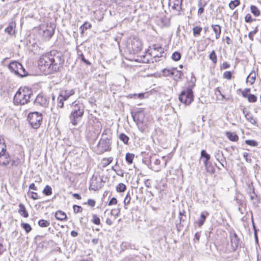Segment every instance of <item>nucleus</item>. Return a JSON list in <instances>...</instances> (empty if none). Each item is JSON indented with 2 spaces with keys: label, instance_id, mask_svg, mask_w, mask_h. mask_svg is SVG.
<instances>
[{
  "label": "nucleus",
  "instance_id": "obj_58",
  "mask_svg": "<svg viewBox=\"0 0 261 261\" xmlns=\"http://www.w3.org/2000/svg\"><path fill=\"white\" fill-rule=\"evenodd\" d=\"M81 56V60L87 65H91V63L88 61L87 60V59H85L84 56L83 55V54H81L80 55Z\"/></svg>",
  "mask_w": 261,
  "mask_h": 261
},
{
  "label": "nucleus",
  "instance_id": "obj_15",
  "mask_svg": "<svg viewBox=\"0 0 261 261\" xmlns=\"http://www.w3.org/2000/svg\"><path fill=\"white\" fill-rule=\"evenodd\" d=\"M132 116L133 120L136 123H142L144 119V114L142 111H138L136 112H132Z\"/></svg>",
  "mask_w": 261,
  "mask_h": 261
},
{
  "label": "nucleus",
  "instance_id": "obj_38",
  "mask_svg": "<svg viewBox=\"0 0 261 261\" xmlns=\"http://www.w3.org/2000/svg\"><path fill=\"white\" fill-rule=\"evenodd\" d=\"M173 68H165L163 70V74L164 76H172Z\"/></svg>",
  "mask_w": 261,
  "mask_h": 261
},
{
  "label": "nucleus",
  "instance_id": "obj_7",
  "mask_svg": "<svg viewBox=\"0 0 261 261\" xmlns=\"http://www.w3.org/2000/svg\"><path fill=\"white\" fill-rule=\"evenodd\" d=\"M28 119L32 127L34 128H37L42 122V114L37 112H32L29 114Z\"/></svg>",
  "mask_w": 261,
  "mask_h": 261
},
{
  "label": "nucleus",
  "instance_id": "obj_32",
  "mask_svg": "<svg viewBox=\"0 0 261 261\" xmlns=\"http://www.w3.org/2000/svg\"><path fill=\"white\" fill-rule=\"evenodd\" d=\"M43 193L46 196L50 195L52 194V189L51 187L46 185L43 190Z\"/></svg>",
  "mask_w": 261,
  "mask_h": 261
},
{
  "label": "nucleus",
  "instance_id": "obj_39",
  "mask_svg": "<svg viewBox=\"0 0 261 261\" xmlns=\"http://www.w3.org/2000/svg\"><path fill=\"white\" fill-rule=\"evenodd\" d=\"M113 158L112 157H110L108 158H104L103 159V167H106L109 164H110L113 161Z\"/></svg>",
  "mask_w": 261,
  "mask_h": 261
},
{
  "label": "nucleus",
  "instance_id": "obj_8",
  "mask_svg": "<svg viewBox=\"0 0 261 261\" xmlns=\"http://www.w3.org/2000/svg\"><path fill=\"white\" fill-rule=\"evenodd\" d=\"M149 48V54L153 57V59L154 61L156 62L159 61L158 59L163 57V54H164V48L161 45L154 44L150 46Z\"/></svg>",
  "mask_w": 261,
  "mask_h": 261
},
{
  "label": "nucleus",
  "instance_id": "obj_34",
  "mask_svg": "<svg viewBox=\"0 0 261 261\" xmlns=\"http://www.w3.org/2000/svg\"><path fill=\"white\" fill-rule=\"evenodd\" d=\"M240 4L239 0L232 1L229 4V8L231 10H233Z\"/></svg>",
  "mask_w": 261,
  "mask_h": 261
},
{
  "label": "nucleus",
  "instance_id": "obj_53",
  "mask_svg": "<svg viewBox=\"0 0 261 261\" xmlns=\"http://www.w3.org/2000/svg\"><path fill=\"white\" fill-rule=\"evenodd\" d=\"M255 19H253L251 17V16L250 14H247L245 17V21L246 22H251L252 21L255 20Z\"/></svg>",
  "mask_w": 261,
  "mask_h": 261
},
{
  "label": "nucleus",
  "instance_id": "obj_64",
  "mask_svg": "<svg viewBox=\"0 0 261 261\" xmlns=\"http://www.w3.org/2000/svg\"><path fill=\"white\" fill-rule=\"evenodd\" d=\"M255 34L253 31L250 32L248 34V37L251 40H253V36Z\"/></svg>",
  "mask_w": 261,
  "mask_h": 261
},
{
  "label": "nucleus",
  "instance_id": "obj_23",
  "mask_svg": "<svg viewBox=\"0 0 261 261\" xmlns=\"http://www.w3.org/2000/svg\"><path fill=\"white\" fill-rule=\"evenodd\" d=\"M182 74V73L181 71L178 70L176 68H173L172 76L173 77L174 80L177 81L178 80L180 79Z\"/></svg>",
  "mask_w": 261,
  "mask_h": 261
},
{
  "label": "nucleus",
  "instance_id": "obj_45",
  "mask_svg": "<svg viewBox=\"0 0 261 261\" xmlns=\"http://www.w3.org/2000/svg\"><path fill=\"white\" fill-rule=\"evenodd\" d=\"M245 143L251 146H256L258 145V143L256 141L252 140H246L245 141Z\"/></svg>",
  "mask_w": 261,
  "mask_h": 261
},
{
  "label": "nucleus",
  "instance_id": "obj_1",
  "mask_svg": "<svg viewBox=\"0 0 261 261\" xmlns=\"http://www.w3.org/2000/svg\"><path fill=\"white\" fill-rule=\"evenodd\" d=\"M63 62L64 60L59 55L51 51L41 56L38 63L41 70L45 74H49L57 72Z\"/></svg>",
  "mask_w": 261,
  "mask_h": 261
},
{
  "label": "nucleus",
  "instance_id": "obj_28",
  "mask_svg": "<svg viewBox=\"0 0 261 261\" xmlns=\"http://www.w3.org/2000/svg\"><path fill=\"white\" fill-rule=\"evenodd\" d=\"M161 163V161L160 159H155L153 162V164L155 167H152V169L155 172H159L161 170V168L159 166Z\"/></svg>",
  "mask_w": 261,
  "mask_h": 261
},
{
  "label": "nucleus",
  "instance_id": "obj_11",
  "mask_svg": "<svg viewBox=\"0 0 261 261\" xmlns=\"http://www.w3.org/2000/svg\"><path fill=\"white\" fill-rule=\"evenodd\" d=\"M189 221L188 219L185 215L184 211H180L178 215V220L176 222V225L177 229L179 231L182 227H187L188 226Z\"/></svg>",
  "mask_w": 261,
  "mask_h": 261
},
{
  "label": "nucleus",
  "instance_id": "obj_13",
  "mask_svg": "<svg viewBox=\"0 0 261 261\" xmlns=\"http://www.w3.org/2000/svg\"><path fill=\"white\" fill-rule=\"evenodd\" d=\"M102 179L100 177L93 176L90 180L89 189L93 191L99 190L101 187Z\"/></svg>",
  "mask_w": 261,
  "mask_h": 261
},
{
  "label": "nucleus",
  "instance_id": "obj_17",
  "mask_svg": "<svg viewBox=\"0 0 261 261\" xmlns=\"http://www.w3.org/2000/svg\"><path fill=\"white\" fill-rule=\"evenodd\" d=\"M55 26L54 24H47L46 29L43 31V35L45 37L50 38L54 34Z\"/></svg>",
  "mask_w": 261,
  "mask_h": 261
},
{
  "label": "nucleus",
  "instance_id": "obj_40",
  "mask_svg": "<svg viewBox=\"0 0 261 261\" xmlns=\"http://www.w3.org/2000/svg\"><path fill=\"white\" fill-rule=\"evenodd\" d=\"M92 222L96 225H99L100 224V220L99 218L98 217L97 215L95 214H93L92 215Z\"/></svg>",
  "mask_w": 261,
  "mask_h": 261
},
{
  "label": "nucleus",
  "instance_id": "obj_3",
  "mask_svg": "<svg viewBox=\"0 0 261 261\" xmlns=\"http://www.w3.org/2000/svg\"><path fill=\"white\" fill-rule=\"evenodd\" d=\"M72 111L69 115L70 122L74 126L77 124L81 120L84 113V107L82 103H76L74 101L71 105Z\"/></svg>",
  "mask_w": 261,
  "mask_h": 261
},
{
  "label": "nucleus",
  "instance_id": "obj_62",
  "mask_svg": "<svg viewBox=\"0 0 261 261\" xmlns=\"http://www.w3.org/2000/svg\"><path fill=\"white\" fill-rule=\"evenodd\" d=\"M29 189L33 190H35V191L37 190V188L35 186V185L34 183L31 184L29 186Z\"/></svg>",
  "mask_w": 261,
  "mask_h": 261
},
{
  "label": "nucleus",
  "instance_id": "obj_50",
  "mask_svg": "<svg viewBox=\"0 0 261 261\" xmlns=\"http://www.w3.org/2000/svg\"><path fill=\"white\" fill-rule=\"evenodd\" d=\"M58 102L57 107L58 108H63L64 106V101H65V100L63 99V98H62L59 97V96L58 98Z\"/></svg>",
  "mask_w": 261,
  "mask_h": 261
},
{
  "label": "nucleus",
  "instance_id": "obj_49",
  "mask_svg": "<svg viewBox=\"0 0 261 261\" xmlns=\"http://www.w3.org/2000/svg\"><path fill=\"white\" fill-rule=\"evenodd\" d=\"M250 91V88H246V89H244L242 92V96L245 98H248V96L250 94H249V92Z\"/></svg>",
  "mask_w": 261,
  "mask_h": 261
},
{
  "label": "nucleus",
  "instance_id": "obj_35",
  "mask_svg": "<svg viewBox=\"0 0 261 261\" xmlns=\"http://www.w3.org/2000/svg\"><path fill=\"white\" fill-rule=\"evenodd\" d=\"M91 27V24L88 22H85L83 25H82L80 27V30L81 31V33L83 34L85 30H87L88 29H90Z\"/></svg>",
  "mask_w": 261,
  "mask_h": 261
},
{
  "label": "nucleus",
  "instance_id": "obj_12",
  "mask_svg": "<svg viewBox=\"0 0 261 261\" xmlns=\"http://www.w3.org/2000/svg\"><path fill=\"white\" fill-rule=\"evenodd\" d=\"M183 0H169L168 5L170 10L173 12L179 14L181 10V5Z\"/></svg>",
  "mask_w": 261,
  "mask_h": 261
},
{
  "label": "nucleus",
  "instance_id": "obj_9",
  "mask_svg": "<svg viewBox=\"0 0 261 261\" xmlns=\"http://www.w3.org/2000/svg\"><path fill=\"white\" fill-rule=\"evenodd\" d=\"M127 47L131 53H138L142 48L141 41L138 38L134 37L128 43Z\"/></svg>",
  "mask_w": 261,
  "mask_h": 261
},
{
  "label": "nucleus",
  "instance_id": "obj_37",
  "mask_svg": "<svg viewBox=\"0 0 261 261\" xmlns=\"http://www.w3.org/2000/svg\"><path fill=\"white\" fill-rule=\"evenodd\" d=\"M134 158V155L133 154L127 153H126V156H125L126 161L129 164H132Z\"/></svg>",
  "mask_w": 261,
  "mask_h": 261
},
{
  "label": "nucleus",
  "instance_id": "obj_25",
  "mask_svg": "<svg viewBox=\"0 0 261 261\" xmlns=\"http://www.w3.org/2000/svg\"><path fill=\"white\" fill-rule=\"evenodd\" d=\"M226 135L227 137L231 141L236 142L239 139V137L234 133L227 132Z\"/></svg>",
  "mask_w": 261,
  "mask_h": 261
},
{
  "label": "nucleus",
  "instance_id": "obj_44",
  "mask_svg": "<svg viewBox=\"0 0 261 261\" xmlns=\"http://www.w3.org/2000/svg\"><path fill=\"white\" fill-rule=\"evenodd\" d=\"M243 113H245V111H243ZM245 117L247 120H248L252 124H255L256 123L255 120L250 115L248 114H245Z\"/></svg>",
  "mask_w": 261,
  "mask_h": 261
},
{
  "label": "nucleus",
  "instance_id": "obj_41",
  "mask_svg": "<svg viewBox=\"0 0 261 261\" xmlns=\"http://www.w3.org/2000/svg\"><path fill=\"white\" fill-rule=\"evenodd\" d=\"M172 58L174 61H178L181 58V55L179 52L175 51L173 53Z\"/></svg>",
  "mask_w": 261,
  "mask_h": 261
},
{
  "label": "nucleus",
  "instance_id": "obj_18",
  "mask_svg": "<svg viewBox=\"0 0 261 261\" xmlns=\"http://www.w3.org/2000/svg\"><path fill=\"white\" fill-rule=\"evenodd\" d=\"M230 237L231 247L233 250H236L240 243V240L236 233L231 234Z\"/></svg>",
  "mask_w": 261,
  "mask_h": 261
},
{
  "label": "nucleus",
  "instance_id": "obj_57",
  "mask_svg": "<svg viewBox=\"0 0 261 261\" xmlns=\"http://www.w3.org/2000/svg\"><path fill=\"white\" fill-rule=\"evenodd\" d=\"M229 67H230V65L227 62H223L222 65L221 66L220 68L221 70H222V69H227V68H229Z\"/></svg>",
  "mask_w": 261,
  "mask_h": 261
},
{
  "label": "nucleus",
  "instance_id": "obj_54",
  "mask_svg": "<svg viewBox=\"0 0 261 261\" xmlns=\"http://www.w3.org/2000/svg\"><path fill=\"white\" fill-rule=\"evenodd\" d=\"M137 126H138V127L139 128V129L140 130H141L142 132H144L145 130V129H146V126L145 125H144L143 124V122L142 123H136Z\"/></svg>",
  "mask_w": 261,
  "mask_h": 261
},
{
  "label": "nucleus",
  "instance_id": "obj_63",
  "mask_svg": "<svg viewBox=\"0 0 261 261\" xmlns=\"http://www.w3.org/2000/svg\"><path fill=\"white\" fill-rule=\"evenodd\" d=\"M248 155H249V153H248V152H244V153H243V156H244V158L245 159L246 161L247 162H249H249H250V161H251V159H249H249H248Z\"/></svg>",
  "mask_w": 261,
  "mask_h": 261
},
{
  "label": "nucleus",
  "instance_id": "obj_46",
  "mask_svg": "<svg viewBox=\"0 0 261 261\" xmlns=\"http://www.w3.org/2000/svg\"><path fill=\"white\" fill-rule=\"evenodd\" d=\"M5 32L8 33L10 35H12L14 32L13 27L11 25H10L5 29Z\"/></svg>",
  "mask_w": 261,
  "mask_h": 261
},
{
  "label": "nucleus",
  "instance_id": "obj_6",
  "mask_svg": "<svg viewBox=\"0 0 261 261\" xmlns=\"http://www.w3.org/2000/svg\"><path fill=\"white\" fill-rule=\"evenodd\" d=\"M8 67L11 72L20 77H23L28 75V73L23 66L18 62L14 61L11 62Z\"/></svg>",
  "mask_w": 261,
  "mask_h": 261
},
{
  "label": "nucleus",
  "instance_id": "obj_29",
  "mask_svg": "<svg viewBox=\"0 0 261 261\" xmlns=\"http://www.w3.org/2000/svg\"><path fill=\"white\" fill-rule=\"evenodd\" d=\"M126 189V186L123 184V183H120L119 184L116 188V191L117 192H124Z\"/></svg>",
  "mask_w": 261,
  "mask_h": 261
},
{
  "label": "nucleus",
  "instance_id": "obj_48",
  "mask_svg": "<svg viewBox=\"0 0 261 261\" xmlns=\"http://www.w3.org/2000/svg\"><path fill=\"white\" fill-rule=\"evenodd\" d=\"M73 208V211L75 213L82 212L83 210V208L81 206L77 205H74Z\"/></svg>",
  "mask_w": 261,
  "mask_h": 261
},
{
  "label": "nucleus",
  "instance_id": "obj_4",
  "mask_svg": "<svg viewBox=\"0 0 261 261\" xmlns=\"http://www.w3.org/2000/svg\"><path fill=\"white\" fill-rule=\"evenodd\" d=\"M194 86V84H192L180 93L178 99L181 102L185 105H189L194 100L193 89Z\"/></svg>",
  "mask_w": 261,
  "mask_h": 261
},
{
  "label": "nucleus",
  "instance_id": "obj_42",
  "mask_svg": "<svg viewBox=\"0 0 261 261\" xmlns=\"http://www.w3.org/2000/svg\"><path fill=\"white\" fill-rule=\"evenodd\" d=\"M111 213L112 215L114 216L115 218H117L120 215V209L119 208L112 209Z\"/></svg>",
  "mask_w": 261,
  "mask_h": 261
},
{
  "label": "nucleus",
  "instance_id": "obj_60",
  "mask_svg": "<svg viewBox=\"0 0 261 261\" xmlns=\"http://www.w3.org/2000/svg\"><path fill=\"white\" fill-rule=\"evenodd\" d=\"M87 203L91 206H94L95 204V201L93 199H89L87 201Z\"/></svg>",
  "mask_w": 261,
  "mask_h": 261
},
{
  "label": "nucleus",
  "instance_id": "obj_33",
  "mask_svg": "<svg viewBox=\"0 0 261 261\" xmlns=\"http://www.w3.org/2000/svg\"><path fill=\"white\" fill-rule=\"evenodd\" d=\"M49 224L50 223L49 221L44 219H41L38 221V225L41 227H47Z\"/></svg>",
  "mask_w": 261,
  "mask_h": 261
},
{
  "label": "nucleus",
  "instance_id": "obj_51",
  "mask_svg": "<svg viewBox=\"0 0 261 261\" xmlns=\"http://www.w3.org/2000/svg\"><path fill=\"white\" fill-rule=\"evenodd\" d=\"M8 160H9V164H11V166H17L19 164V161L17 160H10V156L9 155Z\"/></svg>",
  "mask_w": 261,
  "mask_h": 261
},
{
  "label": "nucleus",
  "instance_id": "obj_27",
  "mask_svg": "<svg viewBox=\"0 0 261 261\" xmlns=\"http://www.w3.org/2000/svg\"><path fill=\"white\" fill-rule=\"evenodd\" d=\"M213 30L216 34V38L218 39L221 34V28L219 25H214L212 26Z\"/></svg>",
  "mask_w": 261,
  "mask_h": 261
},
{
  "label": "nucleus",
  "instance_id": "obj_30",
  "mask_svg": "<svg viewBox=\"0 0 261 261\" xmlns=\"http://www.w3.org/2000/svg\"><path fill=\"white\" fill-rule=\"evenodd\" d=\"M119 138L124 144H128V141H129V138L125 134H124L123 133H121L119 135Z\"/></svg>",
  "mask_w": 261,
  "mask_h": 261
},
{
  "label": "nucleus",
  "instance_id": "obj_61",
  "mask_svg": "<svg viewBox=\"0 0 261 261\" xmlns=\"http://www.w3.org/2000/svg\"><path fill=\"white\" fill-rule=\"evenodd\" d=\"M121 248L122 250L127 248V244L126 242H123L121 245Z\"/></svg>",
  "mask_w": 261,
  "mask_h": 261
},
{
  "label": "nucleus",
  "instance_id": "obj_10",
  "mask_svg": "<svg viewBox=\"0 0 261 261\" xmlns=\"http://www.w3.org/2000/svg\"><path fill=\"white\" fill-rule=\"evenodd\" d=\"M210 159V155L208 154L205 150H202L201 152V156L200 162H202L205 167L206 171L211 173H214L215 169L214 167L208 162Z\"/></svg>",
  "mask_w": 261,
  "mask_h": 261
},
{
  "label": "nucleus",
  "instance_id": "obj_5",
  "mask_svg": "<svg viewBox=\"0 0 261 261\" xmlns=\"http://www.w3.org/2000/svg\"><path fill=\"white\" fill-rule=\"evenodd\" d=\"M9 153L7 152L6 145L4 138L0 135V165L6 166L9 164Z\"/></svg>",
  "mask_w": 261,
  "mask_h": 261
},
{
  "label": "nucleus",
  "instance_id": "obj_24",
  "mask_svg": "<svg viewBox=\"0 0 261 261\" xmlns=\"http://www.w3.org/2000/svg\"><path fill=\"white\" fill-rule=\"evenodd\" d=\"M208 214L206 212H203L201 213L200 218L198 221V226L199 227L203 225V224L206 218L208 216Z\"/></svg>",
  "mask_w": 261,
  "mask_h": 261
},
{
  "label": "nucleus",
  "instance_id": "obj_22",
  "mask_svg": "<svg viewBox=\"0 0 261 261\" xmlns=\"http://www.w3.org/2000/svg\"><path fill=\"white\" fill-rule=\"evenodd\" d=\"M55 217L59 220L63 221L66 219L67 216L64 212L58 211L55 214Z\"/></svg>",
  "mask_w": 261,
  "mask_h": 261
},
{
  "label": "nucleus",
  "instance_id": "obj_56",
  "mask_svg": "<svg viewBox=\"0 0 261 261\" xmlns=\"http://www.w3.org/2000/svg\"><path fill=\"white\" fill-rule=\"evenodd\" d=\"M117 203V200L115 197H113L110 200L108 205L109 206L112 205H115Z\"/></svg>",
  "mask_w": 261,
  "mask_h": 261
},
{
  "label": "nucleus",
  "instance_id": "obj_19",
  "mask_svg": "<svg viewBox=\"0 0 261 261\" xmlns=\"http://www.w3.org/2000/svg\"><path fill=\"white\" fill-rule=\"evenodd\" d=\"M74 93L75 90L73 89L63 90L60 92L59 97L62 98L65 100H66L70 96L73 95Z\"/></svg>",
  "mask_w": 261,
  "mask_h": 261
},
{
  "label": "nucleus",
  "instance_id": "obj_43",
  "mask_svg": "<svg viewBox=\"0 0 261 261\" xmlns=\"http://www.w3.org/2000/svg\"><path fill=\"white\" fill-rule=\"evenodd\" d=\"M131 199V197L129 193H127V194L126 195L124 200V207L126 209L127 207H125L126 205H128L130 203V201Z\"/></svg>",
  "mask_w": 261,
  "mask_h": 261
},
{
  "label": "nucleus",
  "instance_id": "obj_20",
  "mask_svg": "<svg viewBox=\"0 0 261 261\" xmlns=\"http://www.w3.org/2000/svg\"><path fill=\"white\" fill-rule=\"evenodd\" d=\"M18 213L24 218H28L29 217V214L26 210L25 206L22 203H19V204Z\"/></svg>",
  "mask_w": 261,
  "mask_h": 261
},
{
  "label": "nucleus",
  "instance_id": "obj_55",
  "mask_svg": "<svg viewBox=\"0 0 261 261\" xmlns=\"http://www.w3.org/2000/svg\"><path fill=\"white\" fill-rule=\"evenodd\" d=\"M209 0H199L198 2V6L204 7L206 5Z\"/></svg>",
  "mask_w": 261,
  "mask_h": 261
},
{
  "label": "nucleus",
  "instance_id": "obj_59",
  "mask_svg": "<svg viewBox=\"0 0 261 261\" xmlns=\"http://www.w3.org/2000/svg\"><path fill=\"white\" fill-rule=\"evenodd\" d=\"M31 197L33 199L36 200L39 198L38 194L37 193L34 192H31Z\"/></svg>",
  "mask_w": 261,
  "mask_h": 261
},
{
  "label": "nucleus",
  "instance_id": "obj_21",
  "mask_svg": "<svg viewBox=\"0 0 261 261\" xmlns=\"http://www.w3.org/2000/svg\"><path fill=\"white\" fill-rule=\"evenodd\" d=\"M256 79V73L254 70H252L247 77V82L250 83L251 85L254 83Z\"/></svg>",
  "mask_w": 261,
  "mask_h": 261
},
{
  "label": "nucleus",
  "instance_id": "obj_26",
  "mask_svg": "<svg viewBox=\"0 0 261 261\" xmlns=\"http://www.w3.org/2000/svg\"><path fill=\"white\" fill-rule=\"evenodd\" d=\"M250 10H251V13L255 16H258L260 14V11L255 6L251 5L250 7Z\"/></svg>",
  "mask_w": 261,
  "mask_h": 261
},
{
  "label": "nucleus",
  "instance_id": "obj_36",
  "mask_svg": "<svg viewBox=\"0 0 261 261\" xmlns=\"http://www.w3.org/2000/svg\"><path fill=\"white\" fill-rule=\"evenodd\" d=\"M210 59L213 62L214 64H216L217 62V57L216 53L213 50L209 55Z\"/></svg>",
  "mask_w": 261,
  "mask_h": 261
},
{
  "label": "nucleus",
  "instance_id": "obj_47",
  "mask_svg": "<svg viewBox=\"0 0 261 261\" xmlns=\"http://www.w3.org/2000/svg\"><path fill=\"white\" fill-rule=\"evenodd\" d=\"M247 98L250 102H255L257 100L256 96L252 94H250Z\"/></svg>",
  "mask_w": 261,
  "mask_h": 261
},
{
  "label": "nucleus",
  "instance_id": "obj_52",
  "mask_svg": "<svg viewBox=\"0 0 261 261\" xmlns=\"http://www.w3.org/2000/svg\"><path fill=\"white\" fill-rule=\"evenodd\" d=\"M232 76V73L230 71H225L223 74L225 79L230 80Z\"/></svg>",
  "mask_w": 261,
  "mask_h": 261
},
{
  "label": "nucleus",
  "instance_id": "obj_2",
  "mask_svg": "<svg viewBox=\"0 0 261 261\" xmlns=\"http://www.w3.org/2000/svg\"><path fill=\"white\" fill-rule=\"evenodd\" d=\"M33 91L31 89L25 87L20 88L13 98L14 105H24L30 101V99L33 96Z\"/></svg>",
  "mask_w": 261,
  "mask_h": 261
},
{
  "label": "nucleus",
  "instance_id": "obj_31",
  "mask_svg": "<svg viewBox=\"0 0 261 261\" xmlns=\"http://www.w3.org/2000/svg\"><path fill=\"white\" fill-rule=\"evenodd\" d=\"M21 226L23 229H24L27 233H29L32 229L31 225L27 223H21Z\"/></svg>",
  "mask_w": 261,
  "mask_h": 261
},
{
  "label": "nucleus",
  "instance_id": "obj_14",
  "mask_svg": "<svg viewBox=\"0 0 261 261\" xmlns=\"http://www.w3.org/2000/svg\"><path fill=\"white\" fill-rule=\"evenodd\" d=\"M111 145L110 139L108 138L100 139L98 144V147L101 152L109 150Z\"/></svg>",
  "mask_w": 261,
  "mask_h": 261
},
{
  "label": "nucleus",
  "instance_id": "obj_16",
  "mask_svg": "<svg viewBox=\"0 0 261 261\" xmlns=\"http://www.w3.org/2000/svg\"><path fill=\"white\" fill-rule=\"evenodd\" d=\"M34 103L36 105L45 107L47 105L48 101L45 96L41 94H39L35 99Z\"/></svg>",
  "mask_w": 261,
  "mask_h": 261
}]
</instances>
